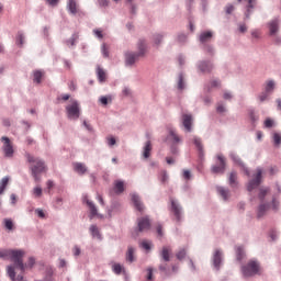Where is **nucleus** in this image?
I'll return each mask as SVG.
<instances>
[{"instance_id": "f257e3e1", "label": "nucleus", "mask_w": 281, "mask_h": 281, "mask_svg": "<svg viewBox=\"0 0 281 281\" xmlns=\"http://www.w3.org/2000/svg\"><path fill=\"white\" fill-rule=\"evenodd\" d=\"M267 194H269V188H261L259 190L258 199L260 204L257 209V218H263L269 210H273V212H278L280 210V201L276 196L272 198L271 203L267 202Z\"/></svg>"}, {"instance_id": "f03ea898", "label": "nucleus", "mask_w": 281, "mask_h": 281, "mask_svg": "<svg viewBox=\"0 0 281 281\" xmlns=\"http://www.w3.org/2000/svg\"><path fill=\"white\" fill-rule=\"evenodd\" d=\"M24 157L27 164H30L29 168L31 170V176L33 177L34 181L38 183V181H41V175L47 171V165H45V160L35 157L30 153H25Z\"/></svg>"}, {"instance_id": "7ed1b4c3", "label": "nucleus", "mask_w": 281, "mask_h": 281, "mask_svg": "<svg viewBox=\"0 0 281 281\" xmlns=\"http://www.w3.org/2000/svg\"><path fill=\"white\" fill-rule=\"evenodd\" d=\"M146 54V41L139 40L138 52L127 50L124 53L125 67H134L135 63L139 60V56Z\"/></svg>"}, {"instance_id": "20e7f679", "label": "nucleus", "mask_w": 281, "mask_h": 281, "mask_svg": "<svg viewBox=\"0 0 281 281\" xmlns=\"http://www.w3.org/2000/svg\"><path fill=\"white\" fill-rule=\"evenodd\" d=\"M23 256H25V251L23 250H0V258L2 260H8V258H10L11 262H14L15 267H19L20 269H23Z\"/></svg>"}, {"instance_id": "39448f33", "label": "nucleus", "mask_w": 281, "mask_h": 281, "mask_svg": "<svg viewBox=\"0 0 281 281\" xmlns=\"http://www.w3.org/2000/svg\"><path fill=\"white\" fill-rule=\"evenodd\" d=\"M241 273L244 278H254L260 274V262L256 259L249 260L246 265L241 266Z\"/></svg>"}, {"instance_id": "423d86ee", "label": "nucleus", "mask_w": 281, "mask_h": 281, "mask_svg": "<svg viewBox=\"0 0 281 281\" xmlns=\"http://www.w3.org/2000/svg\"><path fill=\"white\" fill-rule=\"evenodd\" d=\"M70 104L66 105V115L68 120L76 122L80 117V103L76 99H70Z\"/></svg>"}, {"instance_id": "0eeeda50", "label": "nucleus", "mask_w": 281, "mask_h": 281, "mask_svg": "<svg viewBox=\"0 0 281 281\" xmlns=\"http://www.w3.org/2000/svg\"><path fill=\"white\" fill-rule=\"evenodd\" d=\"M211 262L214 271H221V268L225 262V255L223 254V250L221 248H216L213 251Z\"/></svg>"}, {"instance_id": "6e6552de", "label": "nucleus", "mask_w": 281, "mask_h": 281, "mask_svg": "<svg viewBox=\"0 0 281 281\" xmlns=\"http://www.w3.org/2000/svg\"><path fill=\"white\" fill-rule=\"evenodd\" d=\"M170 212L173 214L177 223H181L183 218V207L179 203V200L170 198Z\"/></svg>"}, {"instance_id": "1a4fd4ad", "label": "nucleus", "mask_w": 281, "mask_h": 281, "mask_svg": "<svg viewBox=\"0 0 281 281\" xmlns=\"http://www.w3.org/2000/svg\"><path fill=\"white\" fill-rule=\"evenodd\" d=\"M217 164L211 167L213 175H225V168L227 167V160L223 154L216 155Z\"/></svg>"}, {"instance_id": "9d476101", "label": "nucleus", "mask_w": 281, "mask_h": 281, "mask_svg": "<svg viewBox=\"0 0 281 281\" xmlns=\"http://www.w3.org/2000/svg\"><path fill=\"white\" fill-rule=\"evenodd\" d=\"M2 147L1 150L7 159H12L14 157V146L12 145V142H10V138L7 136L1 137Z\"/></svg>"}, {"instance_id": "9b49d317", "label": "nucleus", "mask_w": 281, "mask_h": 281, "mask_svg": "<svg viewBox=\"0 0 281 281\" xmlns=\"http://www.w3.org/2000/svg\"><path fill=\"white\" fill-rule=\"evenodd\" d=\"M262 182V169L257 168V175L254 179H251L247 184L248 192H254L256 188H259L260 183Z\"/></svg>"}, {"instance_id": "f8f14e48", "label": "nucleus", "mask_w": 281, "mask_h": 281, "mask_svg": "<svg viewBox=\"0 0 281 281\" xmlns=\"http://www.w3.org/2000/svg\"><path fill=\"white\" fill-rule=\"evenodd\" d=\"M267 27L269 30V35L270 36H276L278 32H280V18H273L267 23Z\"/></svg>"}, {"instance_id": "ddd939ff", "label": "nucleus", "mask_w": 281, "mask_h": 281, "mask_svg": "<svg viewBox=\"0 0 281 281\" xmlns=\"http://www.w3.org/2000/svg\"><path fill=\"white\" fill-rule=\"evenodd\" d=\"M196 68L201 74H211L212 69H214V64L211 60H199Z\"/></svg>"}, {"instance_id": "4468645a", "label": "nucleus", "mask_w": 281, "mask_h": 281, "mask_svg": "<svg viewBox=\"0 0 281 281\" xmlns=\"http://www.w3.org/2000/svg\"><path fill=\"white\" fill-rule=\"evenodd\" d=\"M229 157L232 159V161H234V164H236L237 166H239L240 168H243L246 177H250L251 173H249V169L247 167H245V162H243V160L240 159V156L237 155L234 151L229 153Z\"/></svg>"}, {"instance_id": "2eb2a0df", "label": "nucleus", "mask_w": 281, "mask_h": 281, "mask_svg": "<svg viewBox=\"0 0 281 281\" xmlns=\"http://www.w3.org/2000/svg\"><path fill=\"white\" fill-rule=\"evenodd\" d=\"M15 269H16V266H14V262L13 265L7 266L8 278H10L11 281H23V274L16 276Z\"/></svg>"}, {"instance_id": "dca6fc26", "label": "nucleus", "mask_w": 281, "mask_h": 281, "mask_svg": "<svg viewBox=\"0 0 281 281\" xmlns=\"http://www.w3.org/2000/svg\"><path fill=\"white\" fill-rule=\"evenodd\" d=\"M214 38V32L202 31L198 37L200 45H207Z\"/></svg>"}, {"instance_id": "f3484780", "label": "nucleus", "mask_w": 281, "mask_h": 281, "mask_svg": "<svg viewBox=\"0 0 281 281\" xmlns=\"http://www.w3.org/2000/svg\"><path fill=\"white\" fill-rule=\"evenodd\" d=\"M137 232H148L150 229V220L148 217H140L137 220Z\"/></svg>"}, {"instance_id": "a211bd4d", "label": "nucleus", "mask_w": 281, "mask_h": 281, "mask_svg": "<svg viewBox=\"0 0 281 281\" xmlns=\"http://www.w3.org/2000/svg\"><path fill=\"white\" fill-rule=\"evenodd\" d=\"M187 87L188 81L186 80V75L183 72H180L177 79V90L179 91V93H182V91H186Z\"/></svg>"}, {"instance_id": "6ab92c4d", "label": "nucleus", "mask_w": 281, "mask_h": 281, "mask_svg": "<svg viewBox=\"0 0 281 281\" xmlns=\"http://www.w3.org/2000/svg\"><path fill=\"white\" fill-rule=\"evenodd\" d=\"M132 203L138 212H144V203H142V198L137 193H131Z\"/></svg>"}, {"instance_id": "aec40b11", "label": "nucleus", "mask_w": 281, "mask_h": 281, "mask_svg": "<svg viewBox=\"0 0 281 281\" xmlns=\"http://www.w3.org/2000/svg\"><path fill=\"white\" fill-rule=\"evenodd\" d=\"M181 121H182V126H184V131H187V133H191L192 132V114H182Z\"/></svg>"}, {"instance_id": "412c9836", "label": "nucleus", "mask_w": 281, "mask_h": 281, "mask_svg": "<svg viewBox=\"0 0 281 281\" xmlns=\"http://www.w3.org/2000/svg\"><path fill=\"white\" fill-rule=\"evenodd\" d=\"M167 142L171 145H177L181 142V138L179 137L175 128H169V134L167 135Z\"/></svg>"}, {"instance_id": "4be33fe9", "label": "nucleus", "mask_w": 281, "mask_h": 281, "mask_svg": "<svg viewBox=\"0 0 281 281\" xmlns=\"http://www.w3.org/2000/svg\"><path fill=\"white\" fill-rule=\"evenodd\" d=\"M55 272H56V269H54V267L46 266L43 281H56V279H54Z\"/></svg>"}, {"instance_id": "5701e85b", "label": "nucleus", "mask_w": 281, "mask_h": 281, "mask_svg": "<svg viewBox=\"0 0 281 281\" xmlns=\"http://www.w3.org/2000/svg\"><path fill=\"white\" fill-rule=\"evenodd\" d=\"M170 254H172V249L168 246H164L160 251V260L162 262H170Z\"/></svg>"}, {"instance_id": "b1692460", "label": "nucleus", "mask_w": 281, "mask_h": 281, "mask_svg": "<svg viewBox=\"0 0 281 281\" xmlns=\"http://www.w3.org/2000/svg\"><path fill=\"white\" fill-rule=\"evenodd\" d=\"M193 144H194L195 148H198L200 159H203V157H205V151H203V143H202L201 138L194 136Z\"/></svg>"}, {"instance_id": "393cba45", "label": "nucleus", "mask_w": 281, "mask_h": 281, "mask_svg": "<svg viewBox=\"0 0 281 281\" xmlns=\"http://www.w3.org/2000/svg\"><path fill=\"white\" fill-rule=\"evenodd\" d=\"M217 194L222 196L223 201H229L232 194L229 193V189L225 187H216Z\"/></svg>"}, {"instance_id": "a878e982", "label": "nucleus", "mask_w": 281, "mask_h": 281, "mask_svg": "<svg viewBox=\"0 0 281 281\" xmlns=\"http://www.w3.org/2000/svg\"><path fill=\"white\" fill-rule=\"evenodd\" d=\"M228 186L233 188V190H236L238 188V173L236 171H232L228 177Z\"/></svg>"}, {"instance_id": "bb28decb", "label": "nucleus", "mask_w": 281, "mask_h": 281, "mask_svg": "<svg viewBox=\"0 0 281 281\" xmlns=\"http://www.w3.org/2000/svg\"><path fill=\"white\" fill-rule=\"evenodd\" d=\"M125 260L126 262H130V263L135 262V248L133 246L127 247Z\"/></svg>"}, {"instance_id": "cd10ccee", "label": "nucleus", "mask_w": 281, "mask_h": 281, "mask_svg": "<svg viewBox=\"0 0 281 281\" xmlns=\"http://www.w3.org/2000/svg\"><path fill=\"white\" fill-rule=\"evenodd\" d=\"M36 265V259L34 257H30L29 261L26 263H23V269H21L19 266L14 265L15 268L21 270V273H25V269H32Z\"/></svg>"}, {"instance_id": "c85d7f7f", "label": "nucleus", "mask_w": 281, "mask_h": 281, "mask_svg": "<svg viewBox=\"0 0 281 281\" xmlns=\"http://www.w3.org/2000/svg\"><path fill=\"white\" fill-rule=\"evenodd\" d=\"M88 207L90 210L89 218L90 221H93L95 216H98V207L95 206V203L93 202H88Z\"/></svg>"}, {"instance_id": "c756f323", "label": "nucleus", "mask_w": 281, "mask_h": 281, "mask_svg": "<svg viewBox=\"0 0 281 281\" xmlns=\"http://www.w3.org/2000/svg\"><path fill=\"white\" fill-rule=\"evenodd\" d=\"M97 77L101 85L106 82V72L100 66L97 67Z\"/></svg>"}, {"instance_id": "7c9ffc66", "label": "nucleus", "mask_w": 281, "mask_h": 281, "mask_svg": "<svg viewBox=\"0 0 281 281\" xmlns=\"http://www.w3.org/2000/svg\"><path fill=\"white\" fill-rule=\"evenodd\" d=\"M153 150V144L150 143V140H147L145 143V146L143 148V157L145 159H148V157H150V151Z\"/></svg>"}, {"instance_id": "2f4dec72", "label": "nucleus", "mask_w": 281, "mask_h": 281, "mask_svg": "<svg viewBox=\"0 0 281 281\" xmlns=\"http://www.w3.org/2000/svg\"><path fill=\"white\" fill-rule=\"evenodd\" d=\"M67 10L72 14H78V4H76V0H69L67 4Z\"/></svg>"}, {"instance_id": "473e14b6", "label": "nucleus", "mask_w": 281, "mask_h": 281, "mask_svg": "<svg viewBox=\"0 0 281 281\" xmlns=\"http://www.w3.org/2000/svg\"><path fill=\"white\" fill-rule=\"evenodd\" d=\"M89 229L92 238H98L99 240H102V234H100V229H98L97 225L92 224Z\"/></svg>"}, {"instance_id": "72a5a7b5", "label": "nucleus", "mask_w": 281, "mask_h": 281, "mask_svg": "<svg viewBox=\"0 0 281 281\" xmlns=\"http://www.w3.org/2000/svg\"><path fill=\"white\" fill-rule=\"evenodd\" d=\"M273 91H276V81L268 80L265 86V92L269 93L271 95V93H273Z\"/></svg>"}, {"instance_id": "f704fd0d", "label": "nucleus", "mask_w": 281, "mask_h": 281, "mask_svg": "<svg viewBox=\"0 0 281 281\" xmlns=\"http://www.w3.org/2000/svg\"><path fill=\"white\" fill-rule=\"evenodd\" d=\"M10 183V177L5 176L0 180V196L5 192L8 184Z\"/></svg>"}, {"instance_id": "c9c22d12", "label": "nucleus", "mask_w": 281, "mask_h": 281, "mask_svg": "<svg viewBox=\"0 0 281 281\" xmlns=\"http://www.w3.org/2000/svg\"><path fill=\"white\" fill-rule=\"evenodd\" d=\"M78 38H79L78 33H74L70 38L65 41V45H67V47H74Z\"/></svg>"}, {"instance_id": "e433bc0d", "label": "nucleus", "mask_w": 281, "mask_h": 281, "mask_svg": "<svg viewBox=\"0 0 281 281\" xmlns=\"http://www.w3.org/2000/svg\"><path fill=\"white\" fill-rule=\"evenodd\" d=\"M220 85H221V81L218 79H214L209 85H206L204 87V91H206V93H210V91H212V89L218 87Z\"/></svg>"}, {"instance_id": "4c0bfd02", "label": "nucleus", "mask_w": 281, "mask_h": 281, "mask_svg": "<svg viewBox=\"0 0 281 281\" xmlns=\"http://www.w3.org/2000/svg\"><path fill=\"white\" fill-rule=\"evenodd\" d=\"M114 190L116 194H122V192H124V181L116 180L114 183Z\"/></svg>"}, {"instance_id": "58836bf2", "label": "nucleus", "mask_w": 281, "mask_h": 281, "mask_svg": "<svg viewBox=\"0 0 281 281\" xmlns=\"http://www.w3.org/2000/svg\"><path fill=\"white\" fill-rule=\"evenodd\" d=\"M202 49L209 56H214V54H215L214 46L211 44H202Z\"/></svg>"}, {"instance_id": "ea45409f", "label": "nucleus", "mask_w": 281, "mask_h": 281, "mask_svg": "<svg viewBox=\"0 0 281 281\" xmlns=\"http://www.w3.org/2000/svg\"><path fill=\"white\" fill-rule=\"evenodd\" d=\"M112 271L115 276H121L122 272L124 273L125 269L121 263H113Z\"/></svg>"}, {"instance_id": "a19ab883", "label": "nucleus", "mask_w": 281, "mask_h": 281, "mask_svg": "<svg viewBox=\"0 0 281 281\" xmlns=\"http://www.w3.org/2000/svg\"><path fill=\"white\" fill-rule=\"evenodd\" d=\"M75 170L78 172V175H85V172H87V166H85L82 162H76Z\"/></svg>"}, {"instance_id": "79ce46f5", "label": "nucleus", "mask_w": 281, "mask_h": 281, "mask_svg": "<svg viewBox=\"0 0 281 281\" xmlns=\"http://www.w3.org/2000/svg\"><path fill=\"white\" fill-rule=\"evenodd\" d=\"M15 43L16 45H19V47H23V44L25 43V35L23 34V32H18Z\"/></svg>"}, {"instance_id": "37998d69", "label": "nucleus", "mask_w": 281, "mask_h": 281, "mask_svg": "<svg viewBox=\"0 0 281 281\" xmlns=\"http://www.w3.org/2000/svg\"><path fill=\"white\" fill-rule=\"evenodd\" d=\"M43 78V71L41 70H35L33 72V82H36V85H41V80Z\"/></svg>"}, {"instance_id": "c03bdc74", "label": "nucleus", "mask_w": 281, "mask_h": 281, "mask_svg": "<svg viewBox=\"0 0 281 281\" xmlns=\"http://www.w3.org/2000/svg\"><path fill=\"white\" fill-rule=\"evenodd\" d=\"M3 225H4L5 229H8L9 232H12V229H14V222H12L11 218H4Z\"/></svg>"}, {"instance_id": "a18cd8bd", "label": "nucleus", "mask_w": 281, "mask_h": 281, "mask_svg": "<svg viewBox=\"0 0 281 281\" xmlns=\"http://www.w3.org/2000/svg\"><path fill=\"white\" fill-rule=\"evenodd\" d=\"M159 271H161L164 276H170V267H168V263H161L159 266Z\"/></svg>"}, {"instance_id": "49530a36", "label": "nucleus", "mask_w": 281, "mask_h": 281, "mask_svg": "<svg viewBox=\"0 0 281 281\" xmlns=\"http://www.w3.org/2000/svg\"><path fill=\"white\" fill-rule=\"evenodd\" d=\"M236 256H237V260H243V258H245V248H243V246L237 247Z\"/></svg>"}, {"instance_id": "de8ad7c7", "label": "nucleus", "mask_w": 281, "mask_h": 281, "mask_svg": "<svg viewBox=\"0 0 281 281\" xmlns=\"http://www.w3.org/2000/svg\"><path fill=\"white\" fill-rule=\"evenodd\" d=\"M177 41H178V43L183 45L188 42V35L186 33H179L177 36Z\"/></svg>"}, {"instance_id": "09e8293b", "label": "nucleus", "mask_w": 281, "mask_h": 281, "mask_svg": "<svg viewBox=\"0 0 281 281\" xmlns=\"http://www.w3.org/2000/svg\"><path fill=\"white\" fill-rule=\"evenodd\" d=\"M33 196H35L36 199H41V196H43V188L35 187L33 189Z\"/></svg>"}, {"instance_id": "8fccbe9b", "label": "nucleus", "mask_w": 281, "mask_h": 281, "mask_svg": "<svg viewBox=\"0 0 281 281\" xmlns=\"http://www.w3.org/2000/svg\"><path fill=\"white\" fill-rule=\"evenodd\" d=\"M269 95H271L269 92H261L259 95H258V100L259 102H267V100H269Z\"/></svg>"}, {"instance_id": "3c124183", "label": "nucleus", "mask_w": 281, "mask_h": 281, "mask_svg": "<svg viewBox=\"0 0 281 281\" xmlns=\"http://www.w3.org/2000/svg\"><path fill=\"white\" fill-rule=\"evenodd\" d=\"M162 41H164V35H161V34L154 35V43L157 47H159V45H161Z\"/></svg>"}, {"instance_id": "603ef678", "label": "nucleus", "mask_w": 281, "mask_h": 281, "mask_svg": "<svg viewBox=\"0 0 281 281\" xmlns=\"http://www.w3.org/2000/svg\"><path fill=\"white\" fill-rule=\"evenodd\" d=\"M168 179H169L168 171H166V170L160 171L161 183H168Z\"/></svg>"}, {"instance_id": "864d4df0", "label": "nucleus", "mask_w": 281, "mask_h": 281, "mask_svg": "<svg viewBox=\"0 0 281 281\" xmlns=\"http://www.w3.org/2000/svg\"><path fill=\"white\" fill-rule=\"evenodd\" d=\"M186 255H187L186 248H182V249H180V250L176 254V258H177L178 260H183V258H186Z\"/></svg>"}, {"instance_id": "5fc2aeb1", "label": "nucleus", "mask_w": 281, "mask_h": 281, "mask_svg": "<svg viewBox=\"0 0 281 281\" xmlns=\"http://www.w3.org/2000/svg\"><path fill=\"white\" fill-rule=\"evenodd\" d=\"M273 142H274V146H280V144H281V134L280 133L273 134Z\"/></svg>"}, {"instance_id": "6e6d98bb", "label": "nucleus", "mask_w": 281, "mask_h": 281, "mask_svg": "<svg viewBox=\"0 0 281 281\" xmlns=\"http://www.w3.org/2000/svg\"><path fill=\"white\" fill-rule=\"evenodd\" d=\"M101 54L104 58H109V48L106 47V44H102Z\"/></svg>"}, {"instance_id": "4d7b16f0", "label": "nucleus", "mask_w": 281, "mask_h": 281, "mask_svg": "<svg viewBox=\"0 0 281 281\" xmlns=\"http://www.w3.org/2000/svg\"><path fill=\"white\" fill-rule=\"evenodd\" d=\"M130 3V14H132V16H135V14H137V5H135L133 2H128Z\"/></svg>"}, {"instance_id": "13d9d810", "label": "nucleus", "mask_w": 281, "mask_h": 281, "mask_svg": "<svg viewBox=\"0 0 281 281\" xmlns=\"http://www.w3.org/2000/svg\"><path fill=\"white\" fill-rule=\"evenodd\" d=\"M216 111H217V113H226L227 108H225V105H223V103H217Z\"/></svg>"}, {"instance_id": "bf43d9fd", "label": "nucleus", "mask_w": 281, "mask_h": 281, "mask_svg": "<svg viewBox=\"0 0 281 281\" xmlns=\"http://www.w3.org/2000/svg\"><path fill=\"white\" fill-rule=\"evenodd\" d=\"M249 119L251 120L252 124H256L258 116L256 115V112H254V110L249 111Z\"/></svg>"}, {"instance_id": "052dcab7", "label": "nucleus", "mask_w": 281, "mask_h": 281, "mask_svg": "<svg viewBox=\"0 0 281 281\" xmlns=\"http://www.w3.org/2000/svg\"><path fill=\"white\" fill-rule=\"evenodd\" d=\"M93 34L97 38H100V40L104 38V35L102 34V30L100 29H94Z\"/></svg>"}, {"instance_id": "680f3d73", "label": "nucleus", "mask_w": 281, "mask_h": 281, "mask_svg": "<svg viewBox=\"0 0 281 281\" xmlns=\"http://www.w3.org/2000/svg\"><path fill=\"white\" fill-rule=\"evenodd\" d=\"M82 125L88 131V133H93V126L89 122L83 121Z\"/></svg>"}, {"instance_id": "e2e57ef3", "label": "nucleus", "mask_w": 281, "mask_h": 281, "mask_svg": "<svg viewBox=\"0 0 281 281\" xmlns=\"http://www.w3.org/2000/svg\"><path fill=\"white\" fill-rule=\"evenodd\" d=\"M72 254L76 258H78V256H80V254H82V250L78 247V246H75L72 248Z\"/></svg>"}, {"instance_id": "0e129e2a", "label": "nucleus", "mask_w": 281, "mask_h": 281, "mask_svg": "<svg viewBox=\"0 0 281 281\" xmlns=\"http://www.w3.org/2000/svg\"><path fill=\"white\" fill-rule=\"evenodd\" d=\"M140 247H143V249H145L146 251H150V243L146 240L140 243Z\"/></svg>"}, {"instance_id": "69168bd1", "label": "nucleus", "mask_w": 281, "mask_h": 281, "mask_svg": "<svg viewBox=\"0 0 281 281\" xmlns=\"http://www.w3.org/2000/svg\"><path fill=\"white\" fill-rule=\"evenodd\" d=\"M55 207H56L57 210H58L59 207H63V198H56Z\"/></svg>"}, {"instance_id": "338daca9", "label": "nucleus", "mask_w": 281, "mask_h": 281, "mask_svg": "<svg viewBox=\"0 0 281 281\" xmlns=\"http://www.w3.org/2000/svg\"><path fill=\"white\" fill-rule=\"evenodd\" d=\"M146 280L150 281L153 280V268H147V276H146Z\"/></svg>"}, {"instance_id": "774afa93", "label": "nucleus", "mask_w": 281, "mask_h": 281, "mask_svg": "<svg viewBox=\"0 0 281 281\" xmlns=\"http://www.w3.org/2000/svg\"><path fill=\"white\" fill-rule=\"evenodd\" d=\"M170 150L171 155H179V147L177 145H171Z\"/></svg>"}]
</instances>
